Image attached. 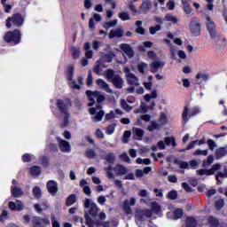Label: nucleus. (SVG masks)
I'll return each mask as SVG.
<instances>
[{
    "label": "nucleus",
    "instance_id": "f257e3e1",
    "mask_svg": "<svg viewBox=\"0 0 227 227\" xmlns=\"http://www.w3.org/2000/svg\"><path fill=\"white\" fill-rule=\"evenodd\" d=\"M86 95L89 98L90 103L88 104L89 107L95 106V100L97 102L96 107H92L90 109V114H95L92 116L93 121L97 123V121H102V118H104V110H102V102L106 100V97L102 92L98 90L91 91L87 90Z\"/></svg>",
    "mask_w": 227,
    "mask_h": 227
},
{
    "label": "nucleus",
    "instance_id": "f03ea898",
    "mask_svg": "<svg viewBox=\"0 0 227 227\" xmlns=\"http://www.w3.org/2000/svg\"><path fill=\"white\" fill-rule=\"evenodd\" d=\"M151 209H137L136 211L135 219L137 226L144 227L145 226V220L146 217H152V212L155 214H159L160 212V205L157 202H153L151 204Z\"/></svg>",
    "mask_w": 227,
    "mask_h": 227
},
{
    "label": "nucleus",
    "instance_id": "7ed1b4c3",
    "mask_svg": "<svg viewBox=\"0 0 227 227\" xmlns=\"http://www.w3.org/2000/svg\"><path fill=\"white\" fill-rule=\"evenodd\" d=\"M72 106L70 103V99H58L57 100V107L60 111L61 114L64 116V127L68 125V118L70 117V114L68 113V108Z\"/></svg>",
    "mask_w": 227,
    "mask_h": 227
},
{
    "label": "nucleus",
    "instance_id": "20e7f679",
    "mask_svg": "<svg viewBox=\"0 0 227 227\" xmlns=\"http://www.w3.org/2000/svg\"><path fill=\"white\" fill-rule=\"evenodd\" d=\"M106 79L115 86L117 90H121L123 88V78L114 70L113 69H107L106 72Z\"/></svg>",
    "mask_w": 227,
    "mask_h": 227
},
{
    "label": "nucleus",
    "instance_id": "39448f33",
    "mask_svg": "<svg viewBox=\"0 0 227 227\" xmlns=\"http://www.w3.org/2000/svg\"><path fill=\"white\" fill-rule=\"evenodd\" d=\"M209 35L217 49H224V47H226V38H222L221 33H219L217 30L210 32Z\"/></svg>",
    "mask_w": 227,
    "mask_h": 227
},
{
    "label": "nucleus",
    "instance_id": "423d86ee",
    "mask_svg": "<svg viewBox=\"0 0 227 227\" xmlns=\"http://www.w3.org/2000/svg\"><path fill=\"white\" fill-rule=\"evenodd\" d=\"M12 24L14 25L16 27H20V26L24 24V18H22V15H20V13H16L6 20L5 26L8 29L12 27Z\"/></svg>",
    "mask_w": 227,
    "mask_h": 227
},
{
    "label": "nucleus",
    "instance_id": "0eeeda50",
    "mask_svg": "<svg viewBox=\"0 0 227 227\" xmlns=\"http://www.w3.org/2000/svg\"><path fill=\"white\" fill-rule=\"evenodd\" d=\"M4 41L10 43L13 42L15 45L20 43V31L19 29H15L14 31H9L5 34L4 37Z\"/></svg>",
    "mask_w": 227,
    "mask_h": 227
},
{
    "label": "nucleus",
    "instance_id": "6e6552de",
    "mask_svg": "<svg viewBox=\"0 0 227 227\" xmlns=\"http://www.w3.org/2000/svg\"><path fill=\"white\" fill-rule=\"evenodd\" d=\"M123 72L126 75L128 84H130V86H139V78L130 72V68L124 67Z\"/></svg>",
    "mask_w": 227,
    "mask_h": 227
},
{
    "label": "nucleus",
    "instance_id": "1a4fd4ad",
    "mask_svg": "<svg viewBox=\"0 0 227 227\" xmlns=\"http://www.w3.org/2000/svg\"><path fill=\"white\" fill-rule=\"evenodd\" d=\"M84 207L86 208H89V214L92 217H97V215H98V212H100V208H98V207H97V204L95 202H92L90 199L85 200Z\"/></svg>",
    "mask_w": 227,
    "mask_h": 227
},
{
    "label": "nucleus",
    "instance_id": "9d476101",
    "mask_svg": "<svg viewBox=\"0 0 227 227\" xmlns=\"http://www.w3.org/2000/svg\"><path fill=\"white\" fill-rule=\"evenodd\" d=\"M164 141L158 142L157 147L159 150H166V145L167 146H176V142H175V138L173 137H167L164 138Z\"/></svg>",
    "mask_w": 227,
    "mask_h": 227
},
{
    "label": "nucleus",
    "instance_id": "9b49d317",
    "mask_svg": "<svg viewBox=\"0 0 227 227\" xmlns=\"http://www.w3.org/2000/svg\"><path fill=\"white\" fill-rule=\"evenodd\" d=\"M190 31L193 36H200L201 34V24L198 20H192L190 23Z\"/></svg>",
    "mask_w": 227,
    "mask_h": 227
},
{
    "label": "nucleus",
    "instance_id": "f8f14e48",
    "mask_svg": "<svg viewBox=\"0 0 227 227\" xmlns=\"http://www.w3.org/2000/svg\"><path fill=\"white\" fill-rule=\"evenodd\" d=\"M134 205H136V199L134 198H131L129 200H124L122 204V208L125 214H132V208L130 207H134Z\"/></svg>",
    "mask_w": 227,
    "mask_h": 227
},
{
    "label": "nucleus",
    "instance_id": "ddd939ff",
    "mask_svg": "<svg viewBox=\"0 0 227 227\" xmlns=\"http://www.w3.org/2000/svg\"><path fill=\"white\" fill-rule=\"evenodd\" d=\"M205 19H206V27L208 33L210 34L214 31H217V29L215 28V23L214 22V20H212V18L208 14L205 15Z\"/></svg>",
    "mask_w": 227,
    "mask_h": 227
},
{
    "label": "nucleus",
    "instance_id": "4468645a",
    "mask_svg": "<svg viewBox=\"0 0 227 227\" xmlns=\"http://www.w3.org/2000/svg\"><path fill=\"white\" fill-rule=\"evenodd\" d=\"M120 49L128 56V58H134V50L129 43H122L120 45Z\"/></svg>",
    "mask_w": 227,
    "mask_h": 227
},
{
    "label": "nucleus",
    "instance_id": "2eb2a0df",
    "mask_svg": "<svg viewBox=\"0 0 227 227\" xmlns=\"http://www.w3.org/2000/svg\"><path fill=\"white\" fill-rule=\"evenodd\" d=\"M47 189L50 194L51 196H56V192H58L59 188H58V182L54 180H50L47 183Z\"/></svg>",
    "mask_w": 227,
    "mask_h": 227
},
{
    "label": "nucleus",
    "instance_id": "dca6fc26",
    "mask_svg": "<svg viewBox=\"0 0 227 227\" xmlns=\"http://www.w3.org/2000/svg\"><path fill=\"white\" fill-rule=\"evenodd\" d=\"M8 207L10 210H14L16 212H20V210H24V204H22V201L16 200L15 202L10 201L8 203Z\"/></svg>",
    "mask_w": 227,
    "mask_h": 227
},
{
    "label": "nucleus",
    "instance_id": "f3484780",
    "mask_svg": "<svg viewBox=\"0 0 227 227\" xmlns=\"http://www.w3.org/2000/svg\"><path fill=\"white\" fill-rule=\"evenodd\" d=\"M96 84H98V86H99L101 90H104L105 91H106V93H113V89L109 87L107 82L102 79H98L96 81Z\"/></svg>",
    "mask_w": 227,
    "mask_h": 227
},
{
    "label": "nucleus",
    "instance_id": "a211bd4d",
    "mask_svg": "<svg viewBox=\"0 0 227 227\" xmlns=\"http://www.w3.org/2000/svg\"><path fill=\"white\" fill-rule=\"evenodd\" d=\"M59 141V146L61 152L68 153L70 152V143L67 140H63L60 138H58Z\"/></svg>",
    "mask_w": 227,
    "mask_h": 227
},
{
    "label": "nucleus",
    "instance_id": "6ab92c4d",
    "mask_svg": "<svg viewBox=\"0 0 227 227\" xmlns=\"http://www.w3.org/2000/svg\"><path fill=\"white\" fill-rule=\"evenodd\" d=\"M145 136V130L141 128H133V137L137 141H141Z\"/></svg>",
    "mask_w": 227,
    "mask_h": 227
},
{
    "label": "nucleus",
    "instance_id": "aec40b11",
    "mask_svg": "<svg viewBox=\"0 0 227 227\" xmlns=\"http://www.w3.org/2000/svg\"><path fill=\"white\" fill-rule=\"evenodd\" d=\"M80 187L82 189L84 194L90 196L91 194V188L88 185V181L86 179H82L80 181Z\"/></svg>",
    "mask_w": 227,
    "mask_h": 227
},
{
    "label": "nucleus",
    "instance_id": "412c9836",
    "mask_svg": "<svg viewBox=\"0 0 227 227\" xmlns=\"http://www.w3.org/2000/svg\"><path fill=\"white\" fill-rule=\"evenodd\" d=\"M11 194H12L13 198H20L24 194V192H22L20 187L12 185L11 186Z\"/></svg>",
    "mask_w": 227,
    "mask_h": 227
},
{
    "label": "nucleus",
    "instance_id": "4be33fe9",
    "mask_svg": "<svg viewBox=\"0 0 227 227\" xmlns=\"http://www.w3.org/2000/svg\"><path fill=\"white\" fill-rule=\"evenodd\" d=\"M164 67V62L162 61H154L151 64V72L153 74H156V72H159L160 68Z\"/></svg>",
    "mask_w": 227,
    "mask_h": 227
},
{
    "label": "nucleus",
    "instance_id": "5701e85b",
    "mask_svg": "<svg viewBox=\"0 0 227 227\" xmlns=\"http://www.w3.org/2000/svg\"><path fill=\"white\" fill-rule=\"evenodd\" d=\"M123 36V30L121 28H116L114 30H111L109 33V38H121Z\"/></svg>",
    "mask_w": 227,
    "mask_h": 227
},
{
    "label": "nucleus",
    "instance_id": "b1692460",
    "mask_svg": "<svg viewBox=\"0 0 227 227\" xmlns=\"http://www.w3.org/2000/svg\"><path fill=\"white\" fill-rule=\"evenodd\" d=\"M83 49L85 51V57L88 59H91L93 58V51H91V44L90 43H85Z\"/></svg>",
    "mask_w": 227,
    "mask_h": 227
},
{
    "label": "nucleus",
    "instance_id": "393cba45",
    "mask_svg": "<svg viewBox=\"0 0 227 227\" xmlns=\"http://www.w3.org/2000/svg\"><path fill=\"white\" fill-rule=\"evenodd\" d=\"M158 124L160 127H165V125H168V114L166 113L161 112L160 114V118L158 120Z\"/></svg>",
    "mask_w": 227,
    "mask_h": 227
},
{
    "label": "nucleus",
    "instance_id": "a878e982",
    "mask_svg": "<svg viewBox=\"0 0 227 227\" xmlns=\"http://www.w3.org/2000/svg\"><path fill=\"white\" fill-rule=\"evenodd\" d=\"M140 8L145 13H148L152 10V2L150 0L143 2Z\"/></svg>",
    "mask_w": 227,
    "mask_h": 227
},
{
    "label": "nucleus",
    "instance_id": "bb28decb",
    "mask_svg": "<svg viewBox=\"0 0 227 227\" xmlns=\"http://www.w3.org/2000/svg\"><path fill=\"white\" fill-rule=\"evenodd\" d=\"M114 171H115L116 175H127L128 172L127 168L121 164L115 166Z\"/></svg>",
    "mask_w": 227,
    "mask_h": 227
},
{
    "label": "nucleus",
    "instance_id": "cd10ccee",
    "mask_svg": "<svg viewBox=\"0 0 227 227\" xmlns=\"http://www.w3.org/2000/svg\"><path fill=\"white\" fill-rule=\"evenodd\" d=\"M227 154V150L224 147H220L215 151L216 159H223Z\"/></svg>",
    "mask_w": 227,
    "mask_h": 227
},
{
    "label": "nucleus",
    "instance_id": "c85d7f7f",
    "mask_svg": "<svg viewBox=\"0 0 227 227\" xmlns=\"http://www.w3.org/2000/svg\"><path fill=\"white\" fill-rule=\"evenodd\" d=\"M221 178H227V169L225 168L223 172H218L215 175V180L217 184H223V181H221Z\"/></svg>",
    "mask_w": 227,
    "mask_h": 227
},
{
    "label": "nucleus",
    "instance_id": "c756f323",
    "mask_svg": "<svg viewBox=\"0 0 227 227\" xmlns=\"http://www.w3.org/2000/svg\"><path fill=\"white\" fill-rule=\"evenodd\" d=\"M160 129L162 128L159 125V122L153 121L151 125L148 126L147 130H149V132H153V130H159Z\"/></svg>",
    "mask_w": 227,
    "mask_h": 227
},
{
    "label": "nucleus",
    "instance_id": "7c9ffc66",
    "mask_svg": "<svg viewBox=\"0 0 227 227\" xmlns=\"http://www.w3.org/2000/svg\"><path fill=\"white\" fill-rule=\"evenodd\" d=\"M32 224H33V227H45L43 226V224H42V218L38 216H34L32 218Z\"/></svg>",
    "mask_w": 227,
    "mask_h": 227
},
{
    "label": "nucleus",
    "instance_id": "2f4dec72",
    "mask_svg": "<svg viewBox=\"0 0 227 227\" xmlns=\"http://www.w3.org/2000/svg\"><path fill=\"white\" fill-rule=\"evenodd\" d=\"M208 224L210 227H218L219 220L214 216H209L207 219Z\"/></svg>",
    "mask_w": 227,
    "mask_h": 227
},
{
    "label": "nucleus",
    "instance_id": "473e14b6",
    "mask_svg": "<svg viewBox=\"0 0 227 227\" xmlns=\"http://www.w3.org/2000/svg\"><path fill=\"white\" fill-rule=\"evenodd\" d=\"M105 160H106V162H109V164H114V160H116V156L114 155V153H108L106 155Z\"/></svg>",
    "mask_w": 227,
    "mask_h": 227
},
{
    "label": "nucleus",
    "instance_id": "72a5a7b5",
    "mask_svg": "<svg viewBox=\"0 0 227 227\" xmlns=\"http://www.w3.org/2000/svg\"><path fill=\"white\" fill-rule=\"evenodd\" d=\"M165 19L168 22H172V24H178V18L173 14H166Z\"/></svg>",
    "mask_w": 227,
    "mask_h": 227
},
{
    "label": "nucleus",
    "instance_id": "f704fd0d",
    "mask_svg": "<svg viewBox=\"0 0 227 227\" xmlns=\"http://www.w3.org/2000/svg\"><path fill=\"white\" fill-rule=\"evenodd\" d=\"M118 17L119 19H121V20H123V21L130 20V14L125 11L119 12Z\"/></svg>",
    "mask_w": 227,
    "mask_h": 227
},
{
    "label": "nucleus",
    "instance_id": "c9c22d12",
    "mask_svg": "<svg viewBox=\"0 0 227 227\" xmlns=\"http://www.w3.org/2000/svg\"><path fill=\"white\" fill-rule=\"evenodd\" d=\"M94 72L95 74H98V75H100L102 74V62L100 60H98L94 66Z\"/></svg>",
    "mask_w": 227,
    "mask_h": 227
},
{
    "label": "nucleus",
    "instance_id": "e433bc0d",
    "mask_svg": "<svg viewBox=\"0 0 227 227\" xmlns=\"http://www.w3.org/2000/svg\"><path fill=\"white\" fill-rule=\"evenodd\" d=\"M137 68L140 74H145V70L148 68V64L145 62H140L137 64Z\"/></svg>",
    "mask_w": 227,
    "mask_h": 227
},
{
    "label": "nucleus",
    "instance_id": "4c0bfd02",
    "mask_svg": "<svg viewBox=\"0 0 227 227\" xmlns=\"http://www.w3.org/2000/svg\"><path fill=\"white\" fill-rule=\"evenodd\" d=\"M30 173L33 176H38L42 173V168L38 166H34L30 168Z\"/></svg>",
    "mask_w": 227,
    "mask_h": 227
},
{
    "label": "nucleus",
    "instance_id": "58836bf2",
    "mask_svg": "<svg viewBox=\"0 0 227 227\" xmlns=\"http://www.w3.org/2000/svg\"><path fill=\"white\" fill-rule=\"evenodd\" d=\"M75 201H77V197H75V194H72L67 198L66 203L67 207H72Z\"/></svg>",
    "mask_w": 227,
    "mask_h": 227
},
{
    "label": "nucleus",
    "instance_id": "ea45409f",
    "mask_svg": "<svg viewBox=\"0 0 227 227\" xmlns=\"http://www.w3.org/2000/svg\"><path fill=\"white\" fill-rule=\"evenodd\" d=\"M118 24V20H114L112 21H108L103 25L105 29H111V27H114Z\"/></svg>",
    "mask_w": 227,
    "mask_h": 227
},
{
    "label": "nucleus",
    "instance_id": "a19ab883",
    "mask_svg": "<svg viewBox=\"0 0 227 227\" xmlns=\"http://www.w3.org/2000/svg\"><path fill=\"white\" fill-rule=\"evenodd\" d=\"M218 106H222L223 107V111H222V114L223 116H227V107H226V101L224 99H220L218 101Z\"/></svg>",
    "mask_w": 227,
    "mask_h": 227
},
{
    "label": "nucleus",
    "instance_id": "79ce46f5",
    "mask_svg": "<svg viewBox=\"0 0 227 227\" xmlns=\"http://www.w3.org/2000/svg\"><path fill=\"white\" fill-rule=\"evenodd\" d=\"M213 163H214V156L209 155V156H207V160H203V167L208 168V166H210Z\"/></svg>",
    "mask_w": 227,
    "mask_h": 227
},
{
    "label": "nucleus",
    "instance_id": "37998d69",
    "mask_svg": "<svg viewBox=\"0 0 227 227\" xmlns=\"http://www.w3.org/2000/svg\"><path fill=\"white\" fill-rule=\"evenodd\" d=\"M197 173L198 175H200V176H203V175H206L207 176H210L213 172L210 169L202 168V169L197 170Z\"/></svg>",
    "mask_w": 227,
    "mask_h": 227
},
{
    "label": "nucleus",
    "instance_id": "c03bdc74",
    "mask_svg": "<svg viewBox=\"0 0 227 227\" xmlns=\"http://www.w3.org/2000/svg\"><path fill=\"white\" fill-rule=\"evenodd\" d=\"M169 50L172 59H176V54H178V50L176 49V46L170 45Z\"/></svg>",
    "mask_w": 227,
    "mask_h": 227
},
{
    "label": "nucleus",
    "instance_id": "a18cd8bd",
    "mask_svg": "<svg viewBox=\"0 0 227 227\" xmlns=\"http://www.w3.org/2000/svg\"><path fill=\"white\" fill-rule=\"evenodd\" d=\"M85 155L88 159H95L97 157V153H95V150L89 149L85 152Z\"/></svg>",
    "mask_w": 227,
    "mask_h": 227
},
{
    "label": "nucleus",
    "instance_id": "49530a36",
    "mask_svg": "<svg viewBox=\"0 0 227 227\" xmlns=\"http://www.w3.org/2000/svg\"><path fill=\"white\" fill-rule=\"evenodd\" d=\"M193 155H195V156L203 155L204 157H207V155H208V150L197 149V150L193 153Z\"/></svg>",
    "mask_w": 227,
    "mask_h": 227
},
{
    "label": "nucleus",
    "instance_id": "de8ad7c7",
    "mask_svg": "<svg viewBox=\"0 0 227 227\" xmlns=\"http://www.w3.org/2000/svg\"><path fill=\"white\" fill-rule=\"evenodd\" d=\"M51 224H52V227H61V224L59 223V220L56 218V215L54 214L51 215Z\"/></svg>",
    "mask_w": 227,
    "mask_h": 227
},
{
    "label": "nucleus",
    "instance_id": "09e8293b",
    "mask_svg": "<svg viewBox=\"0 0 227 227\" xmlns=\"http://www.w3.org/2000/svg\"><path fill=\"white\" fill-rule=\"evenodd\" d=\"M33 194L35 198H42V190L40 189V187L38 186L34 187Z\"/></svg>",
    "mask_w": 227,
    "mask_h": 227
},
{
    "label": "nucleus",
    "instance_id": "8fccbe9b",
    "mask_svg": "<svg viewBox=\"0 0 227 227\" xmlns=\"http://www.w3.org/2000/svg\"><path fill=\"white\" fill-rule=\"evenodd\" d=\"M207 145H208L209 150L212 152H214V149L217 148V144H215V142L212 139H208L207 141Z\"/></svg>",
    "mask_w": 227,
    "mask_h": 227
},
{
    "label": "nucleus",
    "instance_id": "3c124183",
    "mask_svg": "<svg viewBox=\"0 0 227 227\" xmlns=\"http://www.w3.org/2000/svg\"><path fill=\"white\" fill-rule=\"evenodd\" d=\"M74 75V67L72 65H70L67 68V81H72V77Z\"/></svg>",
    "mask_w": 227,
    "mask_h": 227
},
{
    "label": "nucleus",
    "instance_id": "603ef678",
    "mask_svg": "<svg viewBox=\"0 0 227 227\" xmlns=\"http://www.w3.org/2000/svg\"><path fill=\"white\" fill-rule=\"evenodd\" d=\"M182 215H184V211L182 209L178 208L174 211V219L175 220L181 219Z\"/></svg>",
    "mask_w": 227,
    "mask_h": 227
},
{
    "label": "nucleus",
    "instance_id": "864d4df0",
    "mask_svg": "<svg viewBox=\"0 0 227 227\" xmlns=\"http://www.w3.org/2000/svg\"><path fill=\"white\" fill-rule=\"evenodd\" d=\"M151 98H157V91L156 90H153L151 94H146L145 96V99L147 101V102H150V99Z\"/></svg>",
    "mask_w": 227,
    "mask_h": 227
},
{
    "label": "nucleus",
    "instance_id": "5fc2aeb1",
    "mask_svg": "<svg viewBox=\"0 0 227 227\" xmlns=\"http://www.w3.org/2000/svg\"><path fill=\"white\" fill-rule=\"evenodd\" d=\"M116 128L115 124H111L106 128V134L111 136V134H114V129Z\"/></svg>",
    "mask_w": 227,
    "mask_h": 227
},
{
    "label": "nucleus",
    "instance_id": "6e6d98bb",
    "mask_svg": "<svg viewBox=\"0 0 227 227\" xmlns=\"http://www.w3.org/2000/svg\"><path fill=\"white\" fill-rule=\"evenodd\" d=\"M72 54L74 59H79V56H81V51H79L77 48H72Z\"/></svg>",
    "mask_w": 227,
    "mask_h": 227
},
{
    "label": "nucleus",
    "instance_id": "4d7b16f0",
    "mask_svg": "<svg viewBox=\"0 0 227 227\" xmlns=\"http://www.w3.org/2000/svg\"><path fill=\"white\" fill-rule=\"evenodd\" d=\"M121 106L123 107L125 111H131L132 109V107H130V106H129L127 101H125L124 99L121 100Z\"/></svg>",
    "mask_w": 227,
    "mask_h": 227
},
{
    "label": "nucleus",
    "instance_id": "13d9d810",
    "mask_svg": "<svg viewBox=\"0 0 227 227\" xmlns=\"http://www.w3.org/2000/svg\"><path fill=\"white\" fill-rule=\"evenodd\" d=\"M215 207L216 210H221L224 207V200H219L215 202Z\"/></svg>",
    "mask_w": 227,
    "mask_h": 227
},
{
    "label": "nucleus",
    "instance_id": "bf43d9fd",
    "mask_svg": "<svg viewBox=\"0 0 227 227\" xmlns=\"http://www.w3.org/2000/svg\"><path fill=\"white\" fill-rule=\"evenodd\" d=\"M86 224L88 227H93V220L90 217L88 213L85 214Z\"/></svg>",
    "mask_w": 227,
    "mask_h": 227
},
{
    "label": "nucleus",
    "instance_id": "052dcab7",
    "mask_svg": "<svg viewBox=\"0 0 227 227\" xmlns=\"http://www.w3.org/2000/svg\"><path fill=\"white\" fill-rule=\"evenodd\" d=\"M200 108L195 106L191 109L189 116H196V114H200Z\"/></svg>",
    "mask_w": 227,
    "mask_h": 227
},
{
    "label": "nucleus",
    "instance_id": "680f3d73",
    "mask_svg": "<svg viewBox=\"0 0 227 227\" xmlns=\"http://www.w3.org/2000/svg\"><path fill=\"white\" fill-rule=\"evenodd\" d=\"M151 35H155L157 31H160V25H156L155 27H151L149 28Z\"/></svg>",
    "mask_w": 227,
    "mask_h": 227
},
{
    "label": "nucleus",
    "instance_id": "e2e57ef3",
    "mask_svg": "<svg viewBox=\"0 0 227 227\" xmlns=\"http://www.w3.org/2000/svg\"><path fill=\"white\" fill-rule=\"evenodd\" d=\"M69 86L73 90H81V86L79 84H77V82H75V81H73V80L69 81Z\"/></svg>",
    "mask_w": 227,
    "mask_h": 227
},
{
    "label": "nucleus",
    "instance_id": "0e129e2a",
    "mask_svg": "<svg viewBox=\"0 0 227 227\" xmlns=\"http://www.w3.org/2000/svg\"><path fill=\"white\" fill-rule=\"evenodd\" d=\"M93 84V74L91 71H89V74L87 77V86H91Z\"/></svg>",
    "mask_w": 227,
    "mask_h": 227
},
{
    "label": "nucleus",
    "instance_id": "69168bd1",
    "mask_svg": "<svg viewBox=\"0 0 227 227\" xmlns=\"http://www.w3.org/2000/svg\"><path fill=\"white\" fill-rule=\"evenodd\" d=\"M177 196H178V193L176 192V191H171L168 194V198L169 200H176Z\"/></svg>",
    "mask_w": 227,
    "mask_h": 227
},
{
    "label": "nucleus",
    "instance_id": "338daca9",
    "mask_svg": "<svg viewBox=\"0 0 227 227\" xmlns=\"http://www.w3.org/2000/svg\"><path fill=\"white\" fill-rule=\"evenodd\" d=\"M197 79H202V81H208L209 76L207 74H198L196 75Z\"/></svg>",
    "mask_w": 227,
    "mask_h": 227
},
{
    "label": "nucleus",
    "instance_id": "774afa93",
    "mask_svg": "<svg viewBox=\"0 0 227 227\" xmlns=\"http://www.w3.org/2000/svg\"><path fill=\"white\" fill-rule=\"evenodd\" d=\"M219 169H221V164L217 163L213 165L209 170L212 171V175H214V173H215V171H219Z\"/></svg>",
    "mask_w": 227,
    "mask_h": 227
}]
</instances>
